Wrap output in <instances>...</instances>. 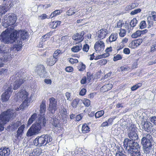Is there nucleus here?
<instances>
[{
    "mask_svg": "<svg viewBox=\"0 0 156 156\" xmlns=\"http://www.w3.org/2000/svg\"><path fill=\"white\" fill-rule=\"evenodd\" d=\"M10 27L3 31L0 35L1 41L6 44H11L15 42L14 46V48L19 51L22 47V41L26 39L28 35V33L23 30L19 31L14 29L13 26Z\"/></svg>",
    "mask_w": 156,
    "mask_h": 156,
    "instance_id": "1",
    "label": "nucleus"
},
{
    "mask_svg": "<svg viewBox=\"0 0 156 156\" xmlns=\"http://www.w3.org/2000/svg\"><path fill=\"white\" fill-rule=\"evenodd\" d=\"M46 124L45 119H42L38 118L36 120V122L33 124L28 129L26 135L28 137H30L40 133L42 127L45 126Z\"/></svg>",
    "mask_w": 156,
    "mask_h": 156,
    "instance_id": "2",
    "label": "nucleus"
},
{
    "mask_svg": "<svg viewBox=\"0 0 156 156\" xmlns=\"http://www.w3.org/2000/svg\"><path fill=\"white\" fill-rule=\"evenodd\" d=\"M143 137L141 140V143L143 146L144 153L149 154L152 149L154 143L152 136L146 132L142 134Z\"/></svg>",
    "mask_w": 156,
    "mask_h": 156,
    "instance_id": "3",
    "label": "nucleus"
},
{
    "mask_svg": "<svg viewBox=\"0 0 156 156\" xmlns=\"http://www.w3.org/2000/svg\"><path fill=\"white\" fill-rule=\"evenodd\" d=\"M15 111L9 109L6 111L3 112L0 115V131L4 129L3 125L8 122L11 118H14L16 116Z\"/></svg>",
    "mask_w": 156,
    "mask_h": 156,
    "instance_id": "4",
    "label": "nucleus"
},
{
    "mask_svg": "<svg viewBox=\"0 0 156 156\" xmlns=\"http://www.w3.org/2000/svg\"><path fill=\"white\" fill-rule=\"evenodd\" d=\"M52 140V139L51 136L48 134H43L37 137L34 140L33 142L34 145L41 147L46 145Z\"/></svg>",
    "mask_w": 156,
    "mask_h": 156,
    "instance_id": "5",
    "label": "nucleus"
},
{
    "mask_svg": "<svg viewBox=\"0 0 156 156\" xmlns=\"http://www.w3.org/2000/svg\"><path fill=\"white\" fill-rule=\"evenodd\" d=\"M24 72L20 71L16 73L14 77L15 81L14 82L13 89L16 90L19 88L20 85L24 83V81L27 79L24 78L23 75Z\"/></svg>",
    "mask_w": 156,
    "mask_h": 156,
    "instance_id": "6",
    "label": "nucleus"
},
{
    "mask_svg": "<svg viewBox=\"0 0 156 156\" xmlns=\"http://www.w3.org/2000/svg\"><path fill=\"white\" fill-rule=\"evenodd\" d=\"M7 18L5 20H2L3 26L5 27L13 25L16 23L17 18L16 15L13 13H10L7 15Z\"/></svg>",
    "mask_w": 156,
    "mask_h": 156,
    "instance_id": "7",
    "label": "nucleus"
},
{
    "mask_svg": "<svg viewBox=\"0 0 156 156\" xmlns=\"http://www.w3.org/2000/svg\"><path fill=\"white\" fill-rule=\"evenodd\" d=\"M134 140L125 139L123 141V145L124 148L128 152L132 149L138 146V143L134 142Z\"/></svg>",
    "mask_w": 156,
    "mask_h": 156,
    "instance_id": "8",
    "label": "nucleus"
},
{
    "mask_svg": "<svg viewBox=\"0 0 156 156\" xmlns=\"http://www.w3.org/2000/svg\"><path fill=\"white\" fill-rule=\"evenodd\" d=\"M18 95L20 98L24 100L22 103L24 106L25 107H27L30 102V100L28 98V93L25 90L22 89L18 93Z\"/></svg>",
    "mask_w": 156,
    "mask_h": 156,
    "instance_id": "9",
    "label": "nucleus"
},
{
    "mask_svg": "<svg viewBox=\"0 0 156 156\" xmlns=\"http://www.w3.org/2000/svg\"><path fill=\"white\" fill-rule=\"evenodd\" d=\"M0 54L3 56L2 58H0V68L3 66L5 62L9 59L8 57H7L5 54H7L6 47L3 45H0Z\"/></svg>",
    "mask_w": 156,
    "mask_h": 156,
    "instance_id": "10",
    "label": "nucleus"
},
{
    "mask_svg": "<svg viewBox=\"0 0 156 156\" xmlns=\"http://www.w3.org/2000/svg\"><path fill=\"white\" fill-rule=\"evenodd\" d=\"M136 131V127L134 125H131L128 128V135L131 140H135L138 139V136Z\"/></svg>",
    "mask_w": 156,
    "mask_h": 156,
    "instance_id": "11",
    "label": "nucleus"
},
{
    "mask_svg": "<svg viewBox=\"0 0 156 156\" xmlns=\"http://www.w3.org/2000/svg\"><path fill=\"white\" fill-rule=\"evenodd\" d=\"M57 101L53 97L49 99L48 109L52 114H54L57 108Z\"/></svg>",
    "mask_w": 156,
    "mask_h": 156,
    "instance_id": "12",
    "label": "nucleus"
},
{
    "mask_svg": "<svg viewBox=\"0 0 156 156\" xmlns=\"http://www.w3.org/2000/svg\"><path fill=\"white\" fill-rule=\"evenodd\" d=\"M8 9V7L5 4L0 5V16L1 17L0 21H4L5 19L7 18V15L8 14H6L5 15Z\"/></svg>",
    "mask_w": 156,
    "mask_h": 156,
    "instance_id": "13",
    "label": "nucleus"
},
{
    "mask_svg": "<svg viewBox=\"0 0 156 156\" xmlns=\"http://www.w3.org/2000/svg\"><path fill=\"white\" fill-rule=\"evenodd\" d=\"M105 47V43L103 41H99L94 44V49L96 52H100L102 51Z\"/></svg>",
    "mask_w": 156,
    "mask_h": 156,
    "instance_id": "14",
    "label": "nucleus"
},
{
    "mask_svg": "<svg viewBox=\"0 0 156 156\" xmlns=\"http://www.w3.org/2000/svg\"><path fill=\"white\" fill-rule=\"evenodd\" d=\"M35 72L37 73L41 77H44L46 74L44 67L42 65L37 66L35 70Z\"/></svg>",
    "mask_w": 156,
    "mask_h": 156,
    "instance_id": "15",
    "label": "nucleus"
},
{
    "mask_svg": "<svg viewBox=\"0 0 156 156\" xmlns=\"http://www.w3.org/2000/svg\"><path fill=\"white\" fill-rule=\"evenodd\" d=\"M12 88L9 87L2 95V101H6L9 99L12 94Z\"/></svg>",
    "mask_w": 156,
    "mask_h": 156,
    "instance_id": "16",
    "label": "nucleus"
},
{
    "mask_svg": "<svg viewBox=\"0 0 156 156\" xmlns=\"http://www.w3.org/2000/svg\"><path fill=\"white\" fill-rule=\"evenodd\" d=\"M39 118L41 119H45V118H44V116H41L40 115H37L36 113H34L29 119L28 121V124L29 125H30L34 121H36V120L38 119Z\"/></svg>",
    "mask_w": 156,
    "mask_h": 156,
    "instance_id": "17",
    "label": "nucleus"
},
{
    "mask_svg": "<svg viewBox=\"0 0 156 156\" xmlns=\"http://www.w3.org/2000/svg\"><path fill=\"white\" fill-rule=\"evenodd\" d=\"M131 156H140L141 153L140 151V148L138 146L130 150V151L128 152Z\"/></svg>",
    "mask_w": 156,
    "mask_h": 156,
    "instance_id": "18",
    "label": "nucleus"
},
{
    "mask_svg": "<svg viewBox=\"0 0 156 156\" xmlns=\"http://www.w3.org/2000/svg\"><path fill=\"white\" fill-rule=\"evenodd\" d=\"M109 32L106 29H102L98 31L97 32L98 37L100 39H102L105 38Z\"/></svg>",
    "mask_w": 156,
    "mask_h": 156,
    "instance_id": "19",
    "label": "nucleus"
},
{
    "mask_svg": "<svg viewBox=\"0 0 156 156\" xmlns=\"http://www.w3.org/2000/svg\"><path fill=\"white\" fill-rule=\"evenodd\" d=\"M10 150L5 147L0 148V156H10Z\"/></svg>",
    "mask_w": 156,
    "mask_h": 156,
    "instance_id": "20",
    "label": "nucleus"
},
{
    "mask_svg": "<svg viewBox=\"0 0 156 156\" xmlns=\"http://www.w3.org/2000/svg\"><path fill=\"white\" fill-rule=\"evenodd\" d=\"M84 34L83 32H81L80 34L76 33L73 36V39L76 41L77 42H80L82 41L83 39Z\"/></svg>",
    "mask_w": 156,
    "mask_h": 156,
    "instance_id": "21",
    "label": "nucleus"
},
{
    "mask_svg": "<svg viewBox=\"0 0 156 156\" xmlns=\"http://www.w3.org/2000/svg\"><path fill=\"white\" fill-rule=\"evenodd\" d=\"M142 125L143 129L147 132L151 131L152 126V124L147 121L144 122L142 123Z\"/></svg>",
    "mask_w": 156,
    "mask_h": 156,
    "instance_id": "22",
    "label": "nucleus"
},
{
    "mask_svg": "<svg viewBox=\"0 0 156 156\" xmlns=\"http://www.w3.org/2000/svg\"><path fill=\"white\" fill-rule=\"evenodd\" d=\"M25 128V125H23L18 128L17 132V134L16 135V138L20 140L22 138V135L23 133L24 129Z\"/></svg>",
    "mask_w": 156,
    "mask_h": 156,
    "instance_id": "23",
    "label": "nucleus"
},
{
    "mask_svg": "<svg viewBox=\"0 0 156 156\" xmlns=\"http://www.w3.org/2000/svg\"><path fill=\"white\" fill-rule=\"evenodd\" d=\"M46 110V105L45 101L43 100H42L41 104L40 106V112L41 114H43L41 115V116H44V113Z\"/></svg>",
    "mask_w": 156,
    "mask_h": 156,
    "instance_id": "24",
    "label": "nucleus"
},
{
    "mask_svg": "<svg viewBox=\"0 0 156 156\" xmlns=\"http://www.w3.org/2000/svg\"><path fill=\"white\" fill-rule=\"evenodd\" d=\"M57 58H55L54 57L51 56L47 59V64L49 66L54 65L57 61Z\"/></svg>",
    "mask_w": 156,
    "mask_h": 156,
    "instance_id": "25",
    "label": "nucleus"
},
{
    "mask_svg": "<svg viewBox=\"0 0 156 156\" xmlns=\"http://www.w3.org/2000/svg\"><path fill=\"white\" fill-rule=\"evenodd\" d=\"M42 150L41 148H37L30 153V156H39L42 153Z\"/></svg>",
    "mask_w": 156,
    "mask_h": 156,
    "instance_id": "26",
    "label": "nucleus"
},
{
    "mask_svg": "<svg viewBox=\"0 0 156 156\" xmlns=\"http://www.w3.org/2000/svg\"><path fill=\"white\" fill-rule=\"evenodd\" d=\"M118 37V34L117 33H112L107 39L106 41L107 42L109 41L110 42L115 41L117 40Z\"/></svg>",
    "mask_w": 156,
    "mask_h": 156,
    "instance_id": "27",
    "label": "nucleus"
},
{
    "mask_svg": "<svg viewBox=\"0 0 156 156\" xmlns=\"http://www.w3.org/2000/svg\"><path fill=\"white\" fill-rule=\"evenodd\" d=\"M112 133L115 135H118L120 133V129L119 127L116 126V125L112 126Z\"/></svg>",
    "mask_w": 156,
    "mask_h": 156,
    "instance_id": "28",
    "label": "nucleus"
},
{
    "mask_svg": "<svg viewBox=\"0 0 156 156\" xmlns=\"http://www.w3.org/2000/svg\"><path fill=\"white\" fill-rule=\"evenodd\" d=\"M82 45L79 44L73 47L71 49V51L74 52H77L82 49Z\"/></svg>",
    "mask_w": 156,
    "mask_h": 156,
    "instance_id": "29",
    "label": "nucleus"
},
{
    "mask_svg": "<svg viewBox=\"0 0 156 156\" xmlns=\"http://www.w3.org/2000/svg\"><path fill=\"white\" fill-rule=\"evenodd\" d=\"M90 128L86 124L83 125L81 130L83 133H88L90 131Z\"/></svg>",
    "mask_w": 156,
    "mask_h": 156,
    "instance_id": "30",
    "label": "nucleus"
},
{
    "mask_svg": "<svg viewBox=\"0 0 156 156\" xmlns=\"http://www.w3.org/2000/svg\"><path fill=\"white\" fill-rule=\"evenodd\" d=\"M80 99L76 98L74 99L71 102V105L73 108H75L77 107L79 102Z\"/></svg>",
    "mask_w": 156,
    "mask_h": 156,
    "instance_id": "31",
    "label": "nucleus"
},
{
    "mask_svg": "<svg viewBox=\"0 0 156 156\" xmlns=\"http://www.w3.org/2000/svg\"><path fill=\"white\" fill-rule=\"evenodd\" d=\"M62 12V11L60 10H56L53 12L50 15L51 18H52L58 15H59Z\"/></svg>",
    "mask_w": 156,
    "mask_h": 156,
    "instance_id": "32",
    "label": "nucleus"
},
{
    "mask_svg": "<svg viewBox=\"0 0 156 156\" xmlns=\"http://www.w3.org/2000/svg\"><path fill=\"white\" fill-rule=\"evenodd\" d=\"M104 111L103 110H101L97 112L95 115V118L97 119L101 117L104 114Z\"/></svg>",
    "mask_w": 156,
    "mask_h": 156,
    "instance_id": "33",
    "label": "nucleus"
},
{
    "mask_svg": "<svg viewBox=\"0 0 156 156\" xmlns=\"http://www.w3.org/2000/svg\"><path fill=\"white\" fill-rule=\"evenodd\" d=\"M61 22L60 21H53L52 23V25L53 29L56 28L58 26H59L61 24Z\"/></svg>",
    "mask_w": 156,
    "mask_h": 156,
    "instance_id": "34",
    "label": "nucleus"
},
{
    "mask_svg": "<svg viewBox=\"0 0 156 156\" xmlns=\"http://www.w3.org/2000/svg\"><path fill=\"white\" fill-rule=\"evenodd\" d=\"M141 36L140 30H137L131 35V37L133 38H136Z\"/></svg>",
    "mask_w": 156,
    "mask_h": 156,
    "instance_id": "35",
    "label": "nucleus"
},
{
    "mask_svg": "<svg viewBox=\"0 0 156 156\" xmlns=\"http://www.w3.org/2000/svg\"><path fill=\"white\" fill-rule=\"evenodd\" d=\"M137 21L136 18H133L131 21L130 25L132 27H135L137 23Z\"/></svg>",
    "mask_w": 156,
    "mask_h": 156,
    "instance_id": "36",
    "label": "nucleus"
},
{
    "mask_svg": "<svg viewBox=\"0 0 156 156\" xmlns=\"http://www.w3.org/2000/svg\"><path fill=\"white\" fill-rule=\"evenodd\" d=\"M82 102L84 105L87 107H88L90 105V101L87 98H84L82 100Z\"/></svg>",
    "mask_w": 156,
    "mask_h": 156,
    "instance_id": "37",
    "label": "nucleus"
},
{
    "mask_svg": "<svg viewBox=\"0 0 156 156\" xmlns=\"http://www.w3.org/2000/svg\"><path fill=\"white\" fill-rule=\"evenodd\" d=\"M142 85L141 83H138L137 84L134 85L131 87V90L132 91H134L140 87Z\"/></svg>",
    "mask_w": 156,
    "mask_h": 156,
    "instance_id": "38",
    "label": "nucleus"
},
{
    "mask_svg": "<svg viewBox=\"0 0 156 156\" xmlns=\"http://www.w3.org/2000/svg\"><path fill=\"white\" fill-rule=\"evenodd\" d=\"M120 31L119 34L120 37H124L126 34V32L125 29L121 28L120 29Z\"/></svg>",
    "mask_w": 156,
    "mask_h": 156,
    "instance_id": "39",
    "label": "nucleus"
},
{
    "mask_svg": "<svg viewBox=\"0 0 156 156\" xmlns=\"http://www.w3.org/2000/svg\"><path fill=\"white\" fill-rule=\"evenodd\" d=\"M68 60H69V62L72 64H74L78 62V59L76 58H69L68 59Z\"/></svg>",
    "mask_w": 156,
    "mask_h": 156,
    "instance_id": "40",
    "label": "nucleus"
},
{
    "mask_svg": "<svg viewBox=\"0 0 156 156\" xmlns=\"http://www.w3.org/2000/svg\"><path fill=\"white\" fill-rule=\"evenodd\" d=\"M125 154L122 151H120V148L119 147L117 150L115 154V156H123Z\"/></svg>",
    "mask_w": 156,
    "mask_h": 156,
    "instance_id": "41",
    "label": "nucleus"
},
{
    "mask_svg": "<svg viewBox=\"0 0 156 156\" xmlns=\"http://www.w3.org/2000/svg\"><path fill=\"white\" fill-rule=\"evenodd\" d=\"M129 46L130 47L133 48H134L138 47L136 41L135 40L132 41L131 43L129 44Z\"/></svg>",
    "mask_w": 156,
    "mask_h": 156,
    "instance_id": "42",
    "label": "nucleus"
},
{
    "mask_svg": "<svg viewBox=\"0 0 156 156\" xmlns=\"http://www.w3.org/2000/svg\"><path fill=\"white\" fill-rule=\"evenodd\" d=\"M50 15L49 16H47L45 14H43L38 17V19L41 20H43L46 18L49 19L51 18Z\"/></svg>",
    "mask_w": 156,
    "mask_h": 156,
    "instance_id": "43",
    "label": "nucleus"
},
{
    "mask_svg": "<svg viewBox=\"0 0 156 156\" xmlns=\"http://www.w3.org/2000/svg\"><path fill=\"white\" fill-rule=\"evenodd\" d=\"M85 65L83 64L82 62L80 63L78 66L79 70L80 71H83L85 69Z\"/></svg>",
    "mask_w": 156,
    "mask_h": 156,
    "instance_id": "44",
    "label": "nucleus"
},
{
    "mask_svg": "<svg viewBox=\"0 0 156 156\" xmlns=\"http://www.w3.org/2000/svg\"><path fill=\"white\" fill-rule=\"evenodd\" d=\"M112 84H108L104 85L102 87L104 88H106V90L108 91L112 89Z\"/></svg>",
    "mask_w": 156,
    "mask_h": 156,
    "instance_id": "45",
    "label": "nucleus"
},
{
    "mask_svg": "<svg viewBox=\"0 0 156 156\" xmlns=\"http://www.w3.org/2000/svg\"><path fill=\"white\" fill-rule=\"evenodd\" d=\"M141 11V9H137L132 11L130 14L131 15H133L138 13Z\"/></svg>",
    "mask_w": 156,
    "mask_h": 156,
    "instance_id": "46",
    "label": "nucleus"
},
{
    "mask_svg": "<svg viewBox=\"0 0 156 156\" xmlns=\"http://www.w3.org/2000/svg\"><path fill=\"white\" fill-rule=\"evenodd\" d=\"M146 27V22L144 21H142L140 24V27L141 29H143L145 28Z\"/></svg>",
    "mask_w": 156,
    "mask_h": 156,
    "instance_id": "47",
    "label": "nucleus"
},
{
    "mask_svg": "<svg viewBox=\"0 0 156 156\" xmlns=\"http://www.w3.org/2000/svg\"><path fill=\"white\" fill-rule=\"evenodd\" d=\"M98 62L101 65H105L107 63V61L105 59H102L98 61Z\"/></svg>",
    "mask_w": 156,
    "mask_h": 156,
    "instance_id": "48",
    "label": "nucleus"
},
{
    "mask_svg": "<svg viewBox=\"0 0 156 156\" xmlns=\"http://www.w3.org/2000/svg\"><path fill=\"white\" fill-rule=\"evenodd\" d=\"M7 70L6 69L2 68L0 69V75H3L6 74Z\"/></svg>",
    "mask_w": 156,
    "mask_h": 156,
    "instance_id": "49",
    "label": "nucleus"
},
{
    "mask_svg": "<svg viewBox=\"0 0 156 156\" xmlns=\"http://www.w3.org/2000/svg\"><path fill=\"white\" fill-rule=\"evenodd\" d=\"M122 58V57L119 54H117L114 57L113 60L114 61H116L118 60L121 59Z\"/></svg>",
    "mask_w": 156,
    "mask_h": 156,
    "instance_id": "50",
    "label": "nucleus"
},
{
    "mask_svg": "<svg viewBox=\"0 0 156 156\" xmlns=\"http://www.w3.org/2000/svg\"><path fill=\"white\" fill-rule=\"evenodd\" d=\"M65 96L68 100L71 101L72 100L71 94L69 92H66L65 94Z\"/></svg>",
    "mask_w": 156,
    "mask_h": 156,
    "instance_id": "51",
    "label": "nucleus"
},
{
    "mask_svg": "<svg viewBox=\"0 0 156 156\" xmlns=\"http://www.w3.org/2000/svg\"><path fill=\"white\" fill-rule=\"evenodd\" d=\"M115 118V117H112V118H110L108 119L107 121L109 126L112 124L113 121Z\"/></svg>",
    "mask_w": 156,
    "mask_h": 156,
    "instance_id": "52",
    "label": "nucleus"
},
{
    "mask_svg": "<svg viewBox=\"0 0 156 156\" xmlns=\"http://www.w3.org/2000/svg\"><path fill=\"white\" fill-rule=\"evenodd\" d=\"M89 47L88 45L86 44L83 45L82 49L83 51L87 52L89 49Z\"/></svg>",
    "mask_w": 156,
    "mask_h": 156,
    "instance_id": "53",
    "label": "nucleus"
},
{
    "mask_svg": "<svg viewBox=\"0 0 156 156\" xmlns=\"http://www.w3.org/2000/svg\"><path fill=\"white\" fill-rule=\"evenodd\" d=\"M156 50V43H153L151 46V51H154Z\"/></svg>",
    "mask_w": 156,
    "mask_h": 156,
    "instance_id": "54",
    "label": "nucleus"
},
{
    "mask_svg": "<svg viewBox=\"0 0 156 156\" xmlns=\"http://www.w3.org/2000/svg\"><path fill=\"white\" fill-rule=\"evenodd\" d=\"M75 13L73 9H70L68 11L66 12V14L68 16H70L73 15Z\"/></svg>",
    "mask_w": 156,
    "mask_h": 156,
    "instance_id": "55",
    "label": "nucleus"
},
{
    "mask_svg": "<svg viewBox=\"0 0 156 156\" xmlns=\"http://www.w3.org/2000/svg\"><path fill=\"white\" fill-rule=\"evenodd\" d=\"M60 112L62 115H65L67 113L66 109L64 108L60 110Z\"/></svg>",
    "mask_w": 156,
    "mask_h": 156,
    "instance_id": "56",
    "label": "nucleus"
},
{
    "mask_svg": "<svg viewBox=\"0 0 156 156\" xmlns=\"http://www.w3.org/2000/svg\"><path fill=\"white\" fill-rule=\"evenodd\" d=\"M151 122L153 123L154 125H156V117L153 116L150 118Z\"/></svg>",
    "mask_w": 156,
    "mask_h": 156,
    "instance_id": "57",
    "label": "nucleus"
},
{
    "mask_svg": "<svg viewBox=\"0 0 156 156\" xmlns=\"http://www.w3.org/2000/svg\"><path fill=\"white\" fill-rule=\"evenodd\" d=\"M49 38V35L48 34H45L41 38V41H45L47 39Z\"/></svg>",
    "mask_w": 156,
    "mask_h": 156,
    "instance_id": "58",
    "label": "nucleus"
},
{
    "mask_svg": "<svg viewBox=\"0 0 156 156\" xmlns=\"http://www.w3.org/2000/svg\"><path fill=\"white\" fill-rule=\"evenodd\" d=\"M123 24L121 20H119L117 23L116 27L117 28H120L122 27V25Z\"/></svg>",
    "mask_w": 156,
    "mask_h": 156,
    "instance_id": "59",
    "label": "nucleus"
},
{
    "mask_svg": "<svg viewBox=\"0 0 156 156\" xmlns=\"http://www.w3.org/2000/svg\"><path fill=\"white\" fill-rule=\"evenodd\" d=\"M61 52V51L60 50H57L55 51L53 57L55 58H57L56 57Z\"/></svg>",
    "mask_w": 156,
    "mask_h": 156,
    "instance_id": "60",
    "label": "nucleus"
},
{
    "mask_svg": "<svg viewBox=\"0 0 156 156\" xmlns=\"http://www.w3.org/2000/svg\"><path fill=\"white\" fill-rule=\"evenodd\" d=\"M86 92V90L85 89L83 88L81 90L79 94L80 95L83 96L85 94Z\"/></svg>",
    "mask_w": 156,
    "mask_h": 156,
    "instance_id": "61",
    "label": "nucleus"
},
{
    "mask_svg": "<svg viewBox=\"0 0 156 156\" xmlns=\"http://www.w3.org/2000/svg\"><path fill=\"white\" fill-rule=\"evenodd\" d=\"M93 78V76L92 74H90V73H87V80L89 82L90 80Z\"/></svg>",
    "mask_w": 156,
    "mask_h": 156,
    "instance_id": "62",
    "label": "nucleus"
},
{
    "mask_svg": "<svg viewBox=\"0 0 156 156\" xmlns=\"http://www.w3.org/2000/svg\"><path fill=\"white\" fill-rule=\"evenodd\" d=\"M151 15L153 20L154 21H156V12L153 11L151 12Z\"/></svg>",
    "mask_w": 156,
    "mask_h": 156,
    "instance_id": "63",
    "label": "nucleus"
},
{
    "mask_svg": "<svg viewBox=\"0 0 156 156\" xmlns=\"http://www.w3.org/2000/svg\"><path fill=\"white\" fill-rule=\"evenodd\" d=\"M73 68L71 66L67 67L66 68V71L68 72H72L73 71Z\"/></svg>",
    "mask_w": 156,
    "mask_h": 156,
    "instance_id": "64",
    "label": "nucleus"
}]
</instances>
